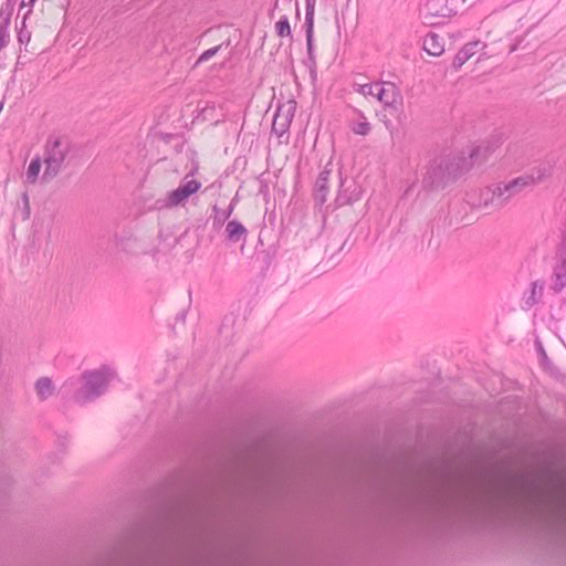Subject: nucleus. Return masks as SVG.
Here are the masks:
<instances>
[{
	"label": "nucleus",
	"instance_id": "f257e3e1",
	"mask_svg": "<svg viewBox=\"0 0 566 566\" xmlns=\"http://www.w3.org/2000/svg\"><path fill=\"white\" fill-rule=\"evenodd\" d=\"M463 506L471 512L521 509L566 521V481L531 473L481 479L467 488Z\"/></svg>",
	"mask_w": 566,
	"mask_h": 566
},
{
	"label": "nucleus",
	"instance_id": "f03ea898",
	"mask_svg": "<svg viewBox=\"0 0 566 566\" xmlns=\"http://www.w3.org/2000/svg\"><path fill=\"white\" fill-rule=\"evenodd\" d=\"M481 148L472 147L468 154H452L436 160L431 168V187L439 189L468 174L480 158Z\"/></svg>",
	"mask_w": 566,
	"mask_h": 566
},
{
	"label": "nucleus",
	"instance_id": "7ed1b4c3",
	"mask_svg": "<svg viewBox=\"0 0 566 566\" xmlns=\"http://www.w3.org/2000/svg\"><path fill=\"white\" fill-rule=\"evenodd\" d=\"M481 148L472 147L468 154H452L436 160L431 168V187L439 189L468 174L480 158Z\"/></svg>",
	"mask_w": 566,
	"mask_h": 566
},
{
	"label": "nucleus",
	"instance_id": "20e7f679",
	"mask_svg": "<svg viewBox=\"0 0 566 566\" xmlns=\"http://www.w3.org/2000/svg\"><path fill=\"white\" fill-rule=\"evenodd\" d=\"M114 374L108 367H102L97 370H88L82 374L83 386L75 394V400L80 403L98 397L106 389L108 381Z\"/></svg>",
	"mask_w": 566,
	"mask_h": 566
},
{
	"label": "nucleus",
	"instance_id": "39448f33",
	"mask_svg": "<svg viewBox=\"0 0 566 566\" xmlns=\"http://www.w3.org/2000/svg\"><path fill=\"white\" fill-rule=\"evenodd\" d=\"M69 150V143L61 138H55L48 142L43 155V181H50L60 174L67 157Z\"/></svg>",
	"mask_w": 566,
	"mask_h": 566
},
{
	"label": "nucleus",
	"instance_id": "423d86ee",
	"mask_svg": "<svg viewBox=\"0 0 566 566\" xmlns=\"http://www.w3.org/2000/svg\"><path fill=\"white\" fill-rule=\"evenodd\" d=\"M187 159L190 165L186 166L188 172L185 177V182L175 190L169 192L166 203L167 207H177L184 203L191 195L196 193L201 187V182L198 180H187L189 176H193L199 170V164L195 160L193 156H187Z\"/></svg>",
	"mask_w": 566,
	"mask_h": 566
},
{
	"label": "nucleus",
	"instance_id": "0eeeda50",
	"mask_svg": "<svg viewBox=\"0 0 566 566\" xmlns=\"http://www.w3.org/2000/svg\"><path fill=\"white\" fill-rule=\"evenodd\" d=\"M533 184L531 177H517L509 182H500L489 188L493 199L496 198L502 202H506L514 195L518 193L522 189Z\"/></svg>",
	"mask_w": 566,
	"mask_h": 566
},
{
	"label": "nucleus",
	"instance_id": "6e6552de",
	"mask_svg": "<svg viewBox=\"0 0 566 566\" xmlns=\"http://www.w3.org/2000/svg\"><path fill=\"white\" fill-rule=\"evenodd\" d=\"M422 495V484L420 478H408L403 480L398 490V496L407 505H413L420 501Z\"/></svg>",
	"mask_w": 566,
	"mask_h": 566
},
{
	"label": "nucleus",
	"instance_id": "1a4fd4ad",
	"mask_svg": "<svg viewBox=\"0 0 566 566\" xmlns=\"http://www.w3.org/2000/svg\"><path fill=\"white\" fill-rule=\"evenodd\" d=\"M295 109L296 103L294 101H289L277 107L272 124V129L277 135H282L287 130L294 117Z\"/></svg>",
	"mask_w": 566,
	"mask_h": 566
},
{
	"label": "nucleus",
	"instance_id": "9d476101",
	"mask_svg": "<svg viewBox=\"0 0 566 566\" xmlns=\"http://www.w3.org/2000/svg\"><path fill=\"white\" fill-rule=\"evenodd\" d=\"M485 44L480 41L467 43L455 55L453 60V67L460 69L467 61L473 57L478 52L482 51Z\"/></svg>",
	"mask_w": 566,
	"mask_h": 566
},
{
	"label": "nucleus",
	"instance_id": "9b49d317",
	"mask_svg": "<svg viewBox=\"0 0 566 566\" xmlns=\"http://www.w3.org/2000/svg\"><path fill=\"white\" fill-rule=\"evenodd\" d=\"M376 88V98L385 106H395L398 102V93L394 84L382 83Z\"/></svg>",
	"mask_w": 566,
	"mask_h": 566
},
{
	"label": "nucleus",
	"instance_id": "f8f14e48",
	"mask_svg": "<svg viewBox=\"0 0 566 566\" xmlns=\"http://www.w3.org/2000/svg\"><path fill=\"white\" fill-rule=\"evenodd\" d=\"M329 175H331V170L325 168L319 174V176L315 182V189H314L315 200L321 205H323L327 199Z\"/></svg>",
	"mask_w": 566,
	"mask_h": 566
},
{
	"label": "nucleus",
	"instance_id": "ddd939ff",
	"mask_svg": "<svg viewBox=\"0 0 566 566\" xmlns=\"http://www.w3.org/2000/svg\"><path fill=\"white\" fill-rule=\"evenodd\" d=\"M315 2H316L315 0H306V15H305L306 42H307V49L310 52L312 50V43H313Z\"/></svg>",
	"mask_w": 566,
	"mask_h": 566
},
{
	"label": "nucleus",
	"instance_id": "4468645a",
	"mask_svg": "<svg viewBox=\"0 0 566 566\" xmlns=\"http://www.w3.org/2000/svg\"><path fill=\"white\" fill-rule=\"evenodd\" d=\"M427 11L434 17H449L453 9L449 7V0H428Z\"/></svg>",
	"mask_w": 566,
	"mask_h": 566
},
{
	"label": "nucleus",
	"instance_id": "2eb2a0df",
	"mask_svg": "<svg viewBox=\"0 0 566 566\" xmlns=\"http://www.w3.org/2000/svg\"><path fill=\"white\" fill-rule=\"evenodd\" d=\"M227 237L230 241H239L245 237L247 229L237 220L229 221L226 227Z\"/></svg>",
	"mask_w": 566,
	"mask_h": 566
},
{
	"label": "nucleus",
	"instance_id": "dca6fc26",
	"mask_svg": "<svg viewBox=\"0 0 566 566\" xmlns=\"http://www.w3.org/2000/svg\"><path fill=\"white\" fill-rule=\"evenodd\" d=\"M35 390H36L38 396L41 399H46L48 397H50L54 391V387H53V382H52L51 378H49V377L39 378L35 382Z\"/></svg>",
	"mask_w": 566,
	"mask_h": 566
},
{
	"label": "nucleus",
	"instance_id": "f3484780",
	"mask_svg": "<svg viewBox=\"0 0 566 566\" xmlns=\"http://www.w3.org/2000/svg\"><path fill=\"white\" fill-rule=\"evenodd\" d=\"M10 14L0 12V48H4L9 43Z\"/></svg>",
	"mask_w": 566,
	"mask_h": 566
},
{
	"label": "nucleus",
	"instance_id": "a211bd4d",
	"mask_svg": "<svg viewBox=\"0 0 566 566\" xmlns=\"http://www.w3.org/2000/svg\"><path fill=\"white\" fill-rule=\"evenodd\" d=\"M430 48H427V54L439 56L444 51V43L437 33H429Z\"/></svg>",
	"mask_w": 566,
	"mask_h": 566
},
{
	"label": "nucleus",
	"instance_id": "6ab92c4d",
	"mask_svg": "<svg viewBox=\"0 0 566 566\" xmlns=\"http://www.w3.org/2000/svg\"><path fill=\"white\" fill-rule=\"evenodd\" d=\"M29 14H30V10H27V12L23 17L21 29L19 30V33H18L19 43L23 44L27 50H28V46L31 45V32L27 29V24H25V20Z\"/></svg>",
	"mask_w": 566,
	"mask_h": 566
},
{
	"label": "nucleus",
	"instance_id": "aec40b11",
	"mask_svg": "<svg viewBox=\"0 0 566 566\" xmlns=\"http://www.w3.org/2000/svg\"><path fill=\"white\" fill-rule=\"evenodd\" d=\"M41 169V159L39 157L31 160L28 170H27V180L30 184H35L38 180L39 174Z\"/></svg>",
	"mask_w": 566,
	"mask_h": 566
},
{
	"label": "nucleus",
	"instance_id": "412c9836",
	"mask_svg": "<svg viewBox=\"0 0 566 566\" xmlns=\"http://www.w3.org/2000/svg\"><path fill=\"white\" fill-rule=\"evenodd\" d=\"M565 286H566V260L562 263L560 266H558L556 269L554 289L556 291H560Z\"/></svg>",
	"mask_w": 566,
	"mask_h": 566
},
{
	"label": "nucleus",
	"instance_id": "4be33fe9",
	"mask_svg": "<svg viewBox=\"0 0 566 566\" xmlns=\"http://www.w3.org/2000/svg\"><path fill=\"white\" fill-rule=\"evenodd\" d=\"M138 243L136 238L127 237V238H119L117 240V247L127 253H135L134 247Z\"/></svg>",
	"mask_w": 566,
	"mask_h": 566
},
{
	"label": "nucleus",
	"instance_id": "5701e85b",
	"mask_svg": "<svg viewBox=\"0 0 566 566\" xmlns=\"http://www.w3.org/2000/svg\"><path fill=\"white\" fill-rule=\"evenodd\" d=\"M275 30L279 36H289L291 34V27L286 17L276 22Z\"/></svg>",
	"mask_w": 566,
	"mask_h": 566
},
{
	"label": "nucleus",
	"instance_id": "b1692460",
	"mask_svg": "<svg viewBox=\"0 0 566 566\" xmlns=\"http://www.w3.org/2000/svg\"><path fill=\"white\" fill-rule=\"evenodd\" d=\"M352 130L361 136H366L370 132V124L366 120L353 125Z\"/></svg>",
	"mask_w": 566,
	"mask_h": 566
},
{
	"label": "nucleus",
	"instance_id": "393cba45",
	"mask_svg": "<svg viewBox=\"0 0 566 566\" xmlns=\"http://www.w3.org/2000/svg\"><path fill=\"white\" fill-rule=\"evenodd\" d=\"M222 45H217L214 48H211L209 50H206L203 53H201V55L199 56V59L197 60L196 62V65H198L199 63H202V62H206L208 61L209 59H211L212 56H214L219 50L221 49Z\"/></svg>",
	"mask_w": 566,
	"mask_h": 566
},
{
	"label": "nucleus",
	"instance_id": "a878e982",
	"mask_svg": "<svg viewBox=\"0 0 566 566\" xmlns=\"http://www.w3.org/2000/svg\"><path fill=\"white\" fill-rule=\"evenodd\" d=\"M379 86V83H376V84H364V85H360L359 87V92L364 95V96H374L376 97V88L375 87H378Z\"/></svg>",
	"mask_w": 566,
	"mask_h": 566
},
{
	"label": "nucleus",
	"instance_id": "bb28decb",
	"mask_svg": "<svg viewBox=\"0 0 566 566\" xmlns=\"http://www.w3.org/2000/svg\"><path fill=\"white\" fill-rule=\"evenodd\" d=\"M34 2H35V0H22L21 4H20V10H23L24 8H28V10L31 11V8H32Z\"/></svg>",
	"mask_w": 566,
	"mask_h": 566
},
{
	"label": "nucleus",
	"instance_id": "cd10ccee",
	"mask_svg": "<svg viewBox=\"0 0 566 566\" xmlns=\"http://www.w3.org/2000/svg\"><path fill=\"white\" fill-rule=\"evenodd\" d=\"M213 212L216 213L214 218L219 221V222H222L224 221L226 219H223V211H220L217 206L213 207Z\"/></svg>",
	"mask_w": 566,
	"mask_h": 566
},
{
	"label": "nucleus",
	"instance_id": "c85d7f7f",
	"mask_svg": "<svg viewBox=\"0 0 566 566\" xmlns=\"http://www.w3.org/2000/svg\"><path fill=\"white\" fill-rule=\"evenodd\" d=\"M233 211V207L232 206H229V208L223 211V219H228L230 217V214L232 213Z\"/></svg>",
	"mask_w": 566,
	"mask_h": 566
},
{
	"label": "nucleus",
	"instance_id": "c756f323",
	"mask_svg": "<svg viewBox=\"0 0 566 566\" xmlns=\"http://www.w3.org/2000/svg\"><path fill=\"white\" fill-rule=\"evenodd\" d=\"M233 211V207L232 206H229V208L223 211V219H228L230 217V214L232 213Z\"/></svg>",
	"mask_w": 566,
	"mask_h": 566
},
{
	"label": "nucleus",
	"instance_id": "7c9ffc66",
	"mask_svg": "<svg viewBox=\"0 0 566 566\" xmlns=\"http://www.w3.org/2000/svg\"><path fill=\"white\" fill-rule=\"evenodd\" d=\"M562 248L566 250V230L562 234Z\"/></svg>",
	"mask_w": 566,
	"mask_h": 566
},
{
	"label": "nucleus",
	"instance_id": "2f4dec72",
	"mask_svg": "<svg viewBox=\"0 0 566 566\" xmlns=\"http://www.w3.org/2000/svg\"><path fill=\"white\" fill-rule=\"evenodd\" d=\"M515 50H516V45H513V46L511 48V52H513V51H515Z\"/></svg>",
	"mask_w": 566,
	"mask_h": 566
}]
</instances>
